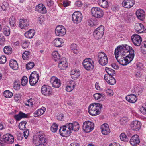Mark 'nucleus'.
Here are the masks:
<instances>
[{
	"label": "nucleus",
	"mask_w": 146,
	"mask_h": 146,
	"mask_svg": "<svg viewBox=\"0 0 146 146\" xmlns=\"http://www.w3.org/2000/svg\"><path fill=\"white\" fill-rule=\"evenodd\" d=\"M3 50L4 52L6 54H10L12 52V48L8 46H5Z\"/></svg>",
	"instance_id": "79ce46f5"
},
{
	"label": "nucleus",
	"mask_w": 146,
	"mask_h": 146,
	"mask_svg": "<svg viewBox=\"0 0 146 146\" xmlns=\"http://www.w3.org/2000/svg\"><path fill=\"white\" fill-rule=\"evenodd\" d=\"M129 57H127V56H126V57H123L120 59H118V57L116 58L120 64L123 66H125L132 60H131Z\"/></svg>",
	"instance_id": "ddd939ff"
},
{
	"label": "nucleus",
	"mask_w": 146,
	"mask_h": 146,
	"mask_svg": "<svg viewBox=\"0 0 146 146\" xmlns=\"http://www.w3.org/2000/svg\"><path fill=\"white\" fill-rule=\"evenodd\" d=\"M35 10L42 14H45L46 13V10L44 5L42 4L37 5L35 8Z\"/></svg>",
	"instance_id": "5701e85b"
},
{
	"label": "nucleus",
	"mask_w": 146,
	"mask_h": 146,
	"mask_svg": "<svg viewBox=\"0 0 146 146\" xmlns=\"http://www.w3.org/2000/svg\"><path fill=\"white\" fill-rule=\"evenodd\" d=\"M35 31L33 29H31L25 33V36L28 38H31L34 36Z\"/></svg>",
	"instance_id": "72a5a7b5"
},
{
	"label": "nucleus",
	"mask_w": 146,
	"mask_h": 146,
	"mask_svg": "<svg viewBox=\"0 0 146 146\" xmlns=\"http://www.w3.org/2000/svg\"><path fill=\"white\" fill-rule=\"evenodd\" d=\"M104 78L105 80L110 85H114L116 82V80L112 76H110L108 74H105Z\"/></svg>",
	"instance_id": "6ab92c4d"
},
{
	"label": "nucleus",
	"mask_w": 146,
	"mask_h": 146,
	"mask_svg": "<svg viewBox=\"0 0 146 146\" xmlns=\"http://www.w3.org/2000/svg\"><path fill=\"white\" fill-rule=\"evenodd\" d=\"M55 33L57 36H62L66 33V30L65 28L62 25L57 26L55 30Z\"/></svg>",
	"instance_id": "f8f14e48"
},
{
	"label": "nucleus",
	"mask_w": 146,
	"mask_h": 146,
	"mask_svg": "<svg viewBox=\"0 0 146 146\" xmlns=\"http://www.w3.org/2000/svg\"><path fill=\"white\" fill-rule=\"evenodd\" d=\"M1 135H0V136ZM14 141L13 136L11 134H6L2 137L0 139V145L2 146L4 145V143H12Z\"/></svg>",
	"instance_id": "20e7f679"
},
{
	"label": "nucleus",
	"mask_w": 146,
	"mask_h": 146,
	"mask_svg": "<svg viewBox=\"0 0 146 146\" xmlns=\"http://www.w3.org/2000/svg\"><path fill=\"white\" fill-rule=\"evenodd\" d=\"M120 137L121 140L125 142H127L129 140L125 133H123L120 134Z\"/></svg>",
	"instance_id": "37998d69"
},
{
	"label": "nucleus",
	"mask_w": 146,
	"mask_h": 146,
	"mask_svg": "<svg viewBox=\"0 0 146 146\" xmlns=\"http://www.w3.org/2000/svg\"><path fill=\"white\" fill-rule=\"evenodd\" d=\"M29 77L38 80L39 76L38 73H37L36 71H35L31 73Z\"/></svg>",
	"instance_id": "a18cd8bd"
},
{
	"label": "nucleus",
	"mask_w": 146,
	"mask_h": 146,
	"mask_svg": "<svg viewBox=\"0 0 146 146\" xmlns=\"http://www.w3.org/2000/svg\"><path fill=\"white\" fill-rule=\"evenodd\" d=\"M104 26L101 25L95 30L93 35L96 39H99L102 37L104 33Z\"/></svg>",
	"instance_id": "423d86ee"
},
{
	"label": "nucleus",
	"mask_w": 146,
	"mask_h": 146,
	"mask_svg": "<svg viewBox=\"0 0 146 146\" xmlns=\"http://www.w3.org/2000/svg\"><path fill=\"white\" fill-rule=\"evenodd\" d=\"M105 70L108 73L107 74H109L110 76H113L114 74H115V71L114 70H113L110 68L106 67V68L105 69Z\"/></svg>",
	"instance_id": "ea45409f"
},
{
	"label": "nucleus",
	"mask_w": 146,
	"mask_h": 146,
	"mask_svg": "<svg viewBox=\"0 0 146 146\" xmlns=\"http://www.w3.org/2000/svg\"><path fill=\"white\" fill-rule=\"evenodd\" d=\"M52 90L51 88L47 85H44L41 88L42 94L45 95H49L52 93Z\"/></svg>",
	"instance_id": "a211bd4d"
},
{
	"label": "nucleus",
	"mask_w": 146,
	"mask_h": 146,
	"mask_svg": "<svg viewBox=\"0 0 146 146\" xmlns=\"http://www.w3.org/2000/svg\"><path fill=\"white\" fill-rule=\"evenodd\" d=\"M19 113V115H20L21 119L22 118H25L28 117V115L27 114L23 113L22 112L20 111Z\"/></svg>",
	"instance_id": "69168bd1"
},
{
	"label": "nucleus",
	"mask_w": 146,
	"mask_h": 146,
	"mask_svg": "<svg viewBox=\"0 0 146 146\" xmlns=\"http://www.w3.org/2000/svg\"><path fill=\"white\" fill-rule=\"evenodd\" d=\"M91 11L92 15L97 18H102L104 15V11L99 7H92L91 9Z\"/></svg>",
	"instance_id": "7ed1b4c3"
},
{
	"label": "nucleus",
	"mask_w": 146,
	"mask_h": 146,
	"mask_svg": "<svg viewBox=\"0 0 146 146\" xmlns=\"http://www.w3.org/2000/svg\"><path fill=\"white\" fill-rule=\"evenodd\" d=\"M3 32L4 34L6 36H9L10 33V29L7 26H5L3 29Z\"/></svg>",
	"instance_id": "c9c22d12"
},
{
	"label": "nucleus",
	"mask_w": 146,
	"mask_h": 146,
	"mask_svg": "<svg viewBox=\"0 0 146 146\" xmlns=\"http://www.w3.org/2000/svg\"><path fill=\"white\" fill-rule=\"evenodd\" d=\"M30 52L28 51H25L22 54L23 58L24 60L28 59L30 56Z\"/></svg>",
	"instance_id": "49530a36"
},
{
	"label": "nucleus",
	"mask_w": 146,
	"mask_h": 146,
	"mask_svg": "<svg viewBox=\"0 0 146 146\" xmlns=\"http://www.w3.org/2000/svg\"><path fill=\"white\" fill-rule=\"evenodd\" d=\"M62 40L61 38L56 39L53 41V43L54 46L56 47L61 46Z\"/></svg>",
	"instance_id": "4c0bfd02"
},
{
	"label": "nucleus",
	"mask_w": 146,
	"mask_h": 146,
	"mask_svg": "<svg viewBox=\"0 0 146 146\" xmlns=\"http://www.w3.org/2000/svg\"><path fill=\"white\" fill-rule=\"evenodd\" d=\"M82 18V14L78 11L74 12L72 15V21L74 23L76 24L80 22Z\"/></svg>",
	"instance_id": "9d476101"
},
{
	"label": "nucleus",
	"mask_w": 146,
	"mask_h": 146,
	"mask_svg": "<svg viewBox=\"0 0 146 146\" xmlns=\"http://www.w3.org/2000/svg\"><path fill=\"white\" fill-rule=\"evenodd\" d=\"M84 68L87 70H92L94 67V62L90 58H86L83 62Z\"/></svg>",
	"instance_id": "6e6552de"
},
{
	"label": "nucleus",
	"mask_w": 146,
	"mask_h": 146,
	"mask_svg": "<svg viewBox=\"0 0 146 146\" xmlns=\"http://www.w3.org/2000/svg\"><path fill=\"white\" fill-rule=\"evenodd\" d=\"M29 133V131L28 129H26L23 132V135L25 139H26L27 138Z\"/></svg>",
	"instance_id": "0e129e2a"
},
{
	"label": "nucleus",
	"mask_w": 146,
	"mask_h": 146,
	"mask_svg": "<svg viewBox=\"0 0 146 146\" xmlns=\"http://www.w3.org/2000/svg\"><path fill=\"white\" fill-rule=\"evenodd\" d=\"M10 67L14 70H17L18 68V66L17 61L13 59L11 60L9 62Z\"/></svg>",
	"instance_id": "2f4dec72"
},
{
	"label": "nucleus",
	"mask_w": 146,
	"mask_h": 146,
	"mask_svg": "<svg viewBox=\"0 0 146 146\" xmlns=\"http://www.w3.org/2000/svg\"><path fill=\"white\" fill-rule=\"evenodd\" d=\"M135 3L134 0H124L122 4L123 7L127 8H130L132 7Z\"/></svg>",
	"instance_id": "4be33fe9"
},
{
	"label": "nucleus",
	"mask_w": 146,
	"mask_h": 146,
	"mask_svg": "<svg viewBox=\"0 0 146 146\" xmlns=\"http://www.w3.org/2000/svg\"><path fill=\"white\" fill-rule=\"evenodd\" d=\"M27 122L26 121H23L21 122L19 124V127L20 130H25L26 128L25 125Z\"/></svg>",
	"instance_id": "a19ab883"
},
{
	"label": "nucleus",
	"mask_w": 146,
	"mask_h": 146,
	"mask_svg": "<svg viewBox=\"0 0 146 146\" xmlns=\"http://www.w3.org/2000/svg\"><path fill=\"white\" fill-rule=\"evenodd\" d=\"M102 108V104L98 103H92L88 107V112L92 116H96L100 113V110Z\"/></svg>",
	"instance_id": "f257e3e1"
},
{
	"label": "nucleus",
	"mask_w": 146,
	"mask_h": 146,
	"mask_svg": "<svg viewBox=\"0 0 146 146\" xmlns=\"http://www.w3.org/2000/svg\"><path fill=\"white\" fill-rule=\"evenodd\" d=\"M124 47L123 45L119 46L115 49V58L118 57V55L119 54H122V56L125 55V54L124 53V51L123 49Z\"/></svg>",
	"instance_id": "aec40b11"
},
{
	"label": "nucleus",
	"mask_w": 146,
	"mask_h": 146,
	"mask_svg": "<svg viewBox=\"0 0 146 146\" xmlns=\"http://www.w3.org/2000/svg\"><path fill=\"white\" fill-rule=\"evenodd\" d=\"M145 13L144 11L141 9L137 10L136 12V15L137 18L141 20H143L145 18Z\"/></svg>",
	"instance_id": "a878e982"
},
{
	"label": "nucleus",
	"mask_w": 146,
	"mask_h": 146,
	"mask_svg": "<svg viewBox=\"0 0 146 146\" xmlns=\"http://www.w3.org/2000/svg\"><path fill=\"white\" fill-rule=\"evenodd\" d=\"M20 86V82L17 80H15L13 84V88L16 90H18L19 89Z\"/></svg>",
	"instance_id": "8fccbe9b"
},
{
	"label": "nucleus",
	"mask_w": 146,
	"mask_h": 146,
	"mask_svg": "<svg viewBox=\"0 0 146 146\" xmlns=\"http://www.w3.org/2000/svg\"><path fill=\"white\" fill-rule=\"evenodd\" d=\"M142 38L140 36L137 34H134L131 36V40L134 45L139 46L141 43Z\"/></svg>",
	"instance_id": "9b49d317"
},
{
	"label": "nucleus",
	"mask_w": 146,
	"mask_h": 146,
	"mask_svg": "<svg viewBox=\"0 0 146 146\" xmlns=\"http://www.w3.org/2000/svg\"><path fill=\"white\" fill-rule=\"evenodd\" d=\"M79 128V125L78 123L77 122H74L73 130L74 131H77Z\"/></svg>",
	"instance_id": "603ef678"
},
{
	"label": "nucleus",
	"mask_w": 146,
	"mask_h": 146,
	"mask_svg": "<svg viewBox=\"0 0 146 146\" xmlns=\"http://www.w3.org/2000/svg\"><path fill=\"white\" fill-rule=\"evenodd\" d=\"M126 100L130 103H135L137 100V96L133 94H131L127 95L126 97Z\"/></svg>",
	"instance_id": "cd10ccee"
},
{
	"label": "nucleus",
	"mask_w": 146,
	"mask_h": 146,
	"mask_svg": "<svg viewBox=\"0 0 146 146\" xmlns=\"http://www.w3.org/2000/svg\"><path fill=\"white\" fill-rule=\"evenodd\" d=\"M35 64L33 62H30L26 64V68L28 70L32 68L34 66Z\"/></svg>",
	"instance_id": "6e6d98bb"
},
{
	"label": "nucleus",
	"mask_w": 146,
	"mask_h": 146,
	"mask_svg": "<svg viewBox=\"0 0 146 146\" xmlns=\"http://www.w3.org/2000/svg\"><path fill=\"white\" fill-rule=\"evenodd\" d=\"M58 62V67L61 70L65 69L67 67L68 63L65 58H62Z\"/></svg>",
	"instance_id": "2eb2a0df"
},
{
	"label": "nucleus",
	"mask_w": 146,
	"mask_h": 146,
	"mask_svg": "<svg viewBox=\"0 0 146 146\" xmlns=\"http://www.w3.org/2000/svg\"><path fill=\"white\" fill-rule=\"evenodd\" d=\"M9 23L10 26L12 27H14L16 25V21L15 17L12 16L9 19Z\"/></svg>",
	"instance_id": "58836bf2"
},
{
	"label": "nucleus",
	"mask_w": 146,
	"mask_h": 146,
	"mask_svg": "<svg viewBox=\"0 0 146 146\" xmlns=\"http://www.w3.org/2000/svg\"><path fill=\"white\" fill-rule=\"evenodd\" d=\"M97 3L98 5L103 8H107L109 6L107 0H98Z\"/></svg>",
	"instance_id": "7c9ffc66"
},
{
	"label": "nucleus",
	"mask_w": 146,
	"mask_h": 146,
	"mask_svg": "<svg viewBox=\"0 0 146 146\" xmlns=\"http://www.w3.org/2000/svg\"><path fill=\"white\" fill-rule=\"evenodd\" d=\"M46 139L44 134L39 133L33 138V142L36 146H45L47 143Z\"/></svg>",
	"instance_id": "f03ea898"
},
{
	"label": "nucleus",
	"mask_w": 146,
	"mask_h": 146,
	"mask_svg": "<svg viewBox=\"0 0 146 146\" xmlns=\"http://www.w3.org/2000/svg\"><path fill=\"white\" fill-rule=\"evenodd\" d=\"M50 82L52 86L56 88H59L61 85L60 80L54 76H53L51 78Z\"/></svg>",
	"instance_id": "4468645a"
},
{
	"label": "nucleus",
	"mask_w": 146,
	"mask_h": 146,
	"mask_svg": "<svg viewBox=\"0 0 146 146\" xmlns=\"http://www.w3.org/2000/svg\"><path fill=\"white\" fill-rule=\"evenodd\" d=\"M70 74L72 75V77L74 80L77 78L80 75V72L78 70L72 69L70 72Z\"/></svg>",
	"instance_id": "c756f323"
},
{
	"label": "nucleus",
	"mask_w": 146,
	"mask_h": 146,
	"mask_svg": "<svg viewBox=\"0 0 146 146\" xmlns=\"http://www.w3.org/2000/svg\"><path fill=\"white\" fill-rule=\"evenodd\" d=\"M141 111L142 113L145 115H146V106H142V107L140 108Z\"/></svg>",
	"instance_id": "e2e57ef3"
},
{
	"label": "nucleus",
	"mask_w": 146,
	"mask_h": 146,
	"mask_svg": "<svg viewBox=\"0 0 146 146\" xmlns=\"http://www.w3.org/2000/svg\"><path fill=\"white\" fill-rule=\"evenodd\" d=\"M19 25L21 29H25L29 25V21L26 19H20Z\"/></svg>",
	"instance_id": "bb28decb"
},
{
	"label": "nucleus",
	"mask_w": 146,
	"mask_h": 146,
	"mask_svg": "<svg viewBox=\"0 0 146 146\" xmlns=\"http://www.w3.org/2000/svg\"><path fill=\"white\" fill-rule=\"evenodd\" d=\"M75 85V82L74 81H71L70 82L69 84L66 87V91L68 92H71L74 89Z\"/></svg>",
	"instance_id": "c85d7f7f"
},
{
	"label": "nucleus",
	"mask_w": 146,
	"mask_h": 146,
	"mask_svg": "<svg viewBox=\"0 0 146 146\" xmlns=\"http://www.w3.org/2000/svg\"><path fill=\"white\" fill-rule=\"evenodd\" d=\"M14 100L16 102H19L21 98V97L19 94H16L14 96Z\"/></svg>",
	"instance_id": "680f3d73"
},
{
	"label": "nucleus",
	"mask_w": 146,
	"mask_h": 146,
	"mask_svg": "<svg viewBox=\"0 0 146 146\" xmlns=\"http://www.w3.org/2000/svg\"><path fill=\"white\" fill-rule=\"evenodd\" d=\"M3 95L6 98H10L13 96V93L9 90H7L4 92Z\"/></svg>",
	"instance_id": "c03bdc74"
},
{
	"label": "nucleus",
	"mask_w": 146,
	"mask_h": 146,
	"mask_svg": "<svg viewBox=\"0 0 146 146\" xmlns=\"http://www.w3.org/2000/svg\"><path fill=\"white\" fill-rule=\"evenodd\" d=\"M58 126L57 124L55 123H54L51 126L50 129L53 132H55L57 130Z\"/></svg>",
	"instance_id": "5fc2aeb1"
},
{
	"label": "nucleus",
	"mask_w": 146,
	"mask_h": 146,
	"mask_svg": "<svg viewBox=\"0 0 146 146\" xmlns=\"http://www.w3.org/2000/svg\"><path fill=\"white\" fill-rule=\"evenodd\" d=\"M6 61V58L4 56H2L0 57V64H3Z\"/></svg>",
	"instance_id": "bf43d9fd"
},
{
	"label": "nucleus",
	"mask_w": 146,
	"mask_h": 146,
	"mask_svg": "<svg viewBox=\"0 0 146 146\" xmlns=\"http://www.w3.org/2000/svg\"><path fill=\"white\" fill-rule=\"evenodd\" d=\"M145 28L143 25L141 23H137L135 26V29L137 33H139L143 32Z\"/></svg>",
	"instance_id": "b1692460"
},
{
	"label": "nucleus",
	"mask_w": 146,
	"mask_h": 146,
	"mask_svg": "<svg viewBox=\"0 0 146 146\" xmlns=\"http://www.w3.org/2000/svg\"><path fill=\"white\" fill-rule=\"evenodd\" d=\"M29 45V43L26 41L23 40V41L22 46L23 48H26L28 47Z\"/></svg>",
	"instance_id": "13d9d810"
},
{
	"label": "nucleus",
	"mask_w": 146,
	"mask_h": 146,
	"mask_svg": "<svg viewBox=\"0 0 146 146\" xmlns=\"http://www.w3.org/2000/svg\"><path fill=\"white\" fill-rule=\"evenodd\" d=\"M102 133L104 135H106L110 133V129L108 125L107 124H104L101 127Z\"/></svg>",
	"instance_id": "393cba45"
},
{
	"label": "nucleus",
	"mask_w": 146,
	"mask_h": 146,
	"mask_svg": "<svg viewBox=\"0 0 146 146\" xmlns=\"http://www.w3.org/2000/svg\"><path fill=\"white\" fill-rule=\"evenodd\" d=\"M27 78L26 76H23L21 79V84L23 86H25L27 82Z\"/></svg>",
	"instance_id": "864d4df0"
},
{
	"label": "nucleus",
	"mask_w": 146,
	"mask_h": 146,
	"mask_svg": "<svg viewBox=\"0 0 146 146\" xmlns=\"http://www.w3.org/2000/svg\"><path fill=\"white\" fill-rule=\"evenodd\" d=\"M131 127L133 130L135 131L139 130L141 128V124L139 121L135 120L133 121L131 124Z\"/></svg>",
	"instance_id": "f3484780"
},
{
	"label": "nucleus",
	"mask_w": 146,
	"mask_h": 146,
	"mask_svg": "<svg viewBox=\"0 0 146 146\" xmlns=\"http://www.w3.org/2000/svg\"><path fill=\"white\" fill-rule=\"evenodd\" d=\"M75 5L78 7H80L82 6V4L81 2L80 1H77L75 3Z\"/></svg>",
	"instance_id": "774afa93"
},
{
	"label": "nucleus",
	"mask_w": 146,
	"mask_h": 146,
	"mask_svg": "<svg viewBox=\"0 0 146 146\" xmlns=\"http://www.w3.org/2000/svg\"><path fill=\"white\" fill-rule=\"evenodd\" d=\"M64 127H66V128H67L68 131L71 132V131L73 130V123H67L66 125H64Z\"/></svg>",
	"instance_id": "3c124183"
},
{
	"label": "nucleus",
	"mask_w": 146,
	"mask_h": 146,
	"mask_svg": "<svg viewBox=\"0 0 146 146\" xmlns=\"http://www.w3.org/2000/svg\"><path fill=\"white\" fill-rule=\"evenodd\" d=\"M130 143L132 146H137L140 143V140L138 135H133L130 140Z\"/></svg>",
	"instance_id": "dca6fc26"
},
{
	"label": "nucleus",
	"mask_w": 146,
	"mask_h": 146,
	"mask_svg": "<svg viewBox=\"0 0 146 146\" xmlns=\"http://www.w3.org/2000/svg\"><path fill=\"white\" fill-rule=\"evenodd\" d=\"M45 110V108L44 107H42L41 108L39 109L36 111L34 113L36 114V116H40L44 113Z\"/></svg>",
	"instance_id": "e433bc0d"
},
{
	"label": "nucleus",
	"mask_w": 146,
	"mask_h": 146,
	"mask_svg": "<svg viewBox=\"0 0 146 146\" xmlns=\"http://www.w3.org/2000/svg\"><path fill=\"white\" fill-rule=\"evenodd\" d=\"M59 131L60 135L63 137H68L70 135L72 132L68 130H66V127L64 126L61 127Z\"/></svg>",
	"instance_id": "412c9836"
},
{
	"label": "nucleus",
	"mask_w": 146,
	"mask_h": 146,
	"mask_svg": "<svg viewBox=\"0 0 146 146\" xmlns=\"http://www.w3.org/2000/svg\"><path fill=\"white\" fill-rule=\"evenodd\" d=\"M38 80H37L35 78L29 77V80L30 84L31 86H34L38 82Z\"/></svg>",
	"instance_id": "de8ad7c7"
},
{
	"label": "nucleus",
	"mask_w": 146,
	"mask_h": 146,
	"mask_svg": "<svg viewBox=\"0 0 146 146\" xmlns=\"http://www.w3.org/2000/svg\"><path fill=\"white\" fill-rule=\"evenodd\" d=\"M53 58L55 61H59L61 60L60 55L57 51H54L52 53Z\"/></svg>",
	"instance_id": "f704fd0d"
},
{
	"label": "nucleus",
	"mask_w": 146,
	"mask_h": 146,
	"mask_svg": "<svg viewBox=\"0 0 146 146\" xmlns=\"http://www.w3.org/2000/svg\"><path fill=\"white\" fill-rule=\"evenodd\" d=\"M136 69L139 70H142L143 69V64L141 62H139L136 64Z\"/></svg>",
	"instance_id": "4d7b16f0"
},
{
	"label": "nucleus",
	"mask_w": 146,
	"mask_h": 146,
	"mask_svg": "<svg viewBox=\"0 0 146 146\" xmlns=\"http://www.w3.org/2000/svg\"><path fill=\"white\" fill-rule=\"evenodd\" d=\"M124 47L123 49L124 51V53L126 54L129 52V54L128 55L126 54L127 57L130 56V57L131 60H133L134 57V51L132 48L130 46L127 45H123Z\"/></svg>",
	"instance_id": "1a4fd4ad"
},
{
	"label": "nucleus",
	"mask_w": 146,
	"mask_h": 146,
	"mask_svg": "<svg viewBox=\"0 0 146 146\" xmlns=\"http://www.w3.org/2000/svg\"><path fill=\"white\" fill-rule=\"evenodd\" d=\"M106 93L107 95L110 96H112L113 94V92L111 89H108L106 90Z\"/></svg>",
	"instance_id": "052dcab7"
},
{
	"label": "nucleus",
	"mask_w": 146,
	"mask_h": 146,
	"mask_svg": "<svg viewBox=\"0 0 146 146\" xmlns=\"http://www.w3.org/2000/svg\"><path fill=\"white\" fill-rule=\"evenodd\" d=\"M88 24L90 26H92L94 25L93 19L91 18L88 20Z\"/></svg>",
	"instance_id": "338daca9"
},
{
	"label": "nucleus",
	"mask_w": 146,
	"mask_h": 146,
	"mask_svg": "<svg viewBox=\"0 0 146 146\" xmlns=\"http://www.w3.org/2000/svg\"><path fill=\"white\" fill-rule=\"evenodd\" d=\"M128 118L127 117H124L120 120V122L121 125H126L128 121Z\"/></svg>",
	"instance_id": "09e8293b"
},
{
	"label": "nucleus",
	"mask_w": 146,
	"mask_h": 146,
	"mask_svg": "<svg viewBox=\"0 0 146 146\" xmlns=\"http://www.w3.org/2000/svg\"><path fill=\"white\" fill-rule=\"evenodd\" d=\"M82 127L83 131L85 132L88 133L90 132L93 129L94 125L92 122L87 121L83 123Z\"/></svg>",
	"instance_id": "0eeeda50"
},
{
	"label": "nucleus",
	"mask_w": 146,
	"mask_h": 146,
	"mask_svg": "<svg viewBox=\"0 0 146 146\" xmlns=\"http://www.w3.org/2000/svg\"><path fill=\"white\" fill-rule=\"evenodd\" d=\"M98 62L102 66H105L108 62V58L106 54L103 52H100L98 54Z\"/></svg>",
	"instance_id": "39448f33"
},
{
	"label": "nucleus",
	"mask_w": 146,
	"mask_h": 146,
	"mask_svg": "<svg viewBox=\"0 0 146 146\" xmlns=\"http://www.w3.org/2000/svg\"><path fill=\"white\" fill-rule=\"evenodd\" d=\"M93 96L95 99L96 100H98L99 101H102L105 98V96L103 94L100 93H96Z\"/></svg>",
	"instance_id": "473e14b6"
}]
</instances>
